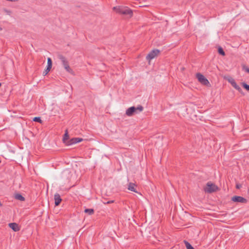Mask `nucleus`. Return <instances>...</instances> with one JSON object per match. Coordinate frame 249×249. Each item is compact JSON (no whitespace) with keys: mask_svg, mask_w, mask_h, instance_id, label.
<instances>
[{"mask_svg":"<svg viewBox=\"0 0 249 249\" xmlns=\"http://www.w3.org/2000/svg\"><path fill=\"white\" fill-rule=\"evenodd\" d=\"M113 9L118 13L124 15H129L130 17L133 16V11L127 7L116 6L113 7Z\"/></svg>","mask_w":249,"mask_h":249,"instance_id":"obj_1","label":"nucleus"},{"mask_svg":"<svg viewBox=\"0 0 249 249\" xmlns=\"http://www.w3.org/2000/svg\"><path fill=\"white\" fill-rule=\"evenodd\" d=\"M143 107L141 105L138 106L137 107H131L126 110L125 114L128 116H132L135 113H137L142 111Z\"/></svg>","mask_w":249,"mask_h":249,"instance_id":"obj_2","label":"nucleus"},{"mask_svg":"<svg viewBox=\"0 0 249 249\" xmlns=\"http://www.w3.org/2000/svg\"><path fill=\"white\" fill-rule=\"evenodd\" d=\"M58 58L61 60V63L66 71L70 73H72L73 71L70 67L69 62L66 58L62 55H59Z\"/></svg>","mask_w":249,"mask_h":249,"instance_id":"obj_3","label":"nucleus"},{"mask_svg":"<svg viewBox=\"0 0 249 249\" xmlns=\"http://www.w3.org/2000/svg\"><path fill=\"white\" fill-rule=\"evenodd\" d=\"M218 190V187L211 182H208L207 183L206 187L204 188L205 192L208 193H212L213 192H216Z\"/></svg>","mask_w":249,"mask_h":249,"instance_id":"obj_4","label":"nucleus"},{"mask_svg":"<svg viewBox=\"0 0 249 249\" xmlns=\"http://www.w3.org/2000/svg\"><path fill=\"white\" fill-rule=\"evenodd\" d=\"M196 77L198 81L202 85L209 86L210 83L209 81L205 77V76L200 73H197L196 74Z\"/></svg>","mask_w":249,"mask_h":249,"instance_id":"obj_5","label":"nucleus"},{"mask_svg":"<svg viewBox=\"0 0 249 249\" xmlns=\"http://www.w3.org/2000/svg\"><path fill=\"white\" fill-rule=\"evenodd\" d=\"M232 201L234 202H239L243 204L247 203L248 200L244 197L240 196H234L231 198Z\"/></svg>","mask_w":249,"mask_h":249,"instance_id":"obj_6","label":"nucleus"},{"mask_svg":"<svg viewBox=\"0 0 249 249\" xmlns=\"http://www.w3.org/2000/svg\"><path fill=\"white\" fill-rule=\"evenodd\" d=\"M160 51L158 49H155L150 52L149 54L146 56V59L150 61L152 59L157 56L160 53Z\"/></svg>","mask_w":249,"mask_h":249,"instance_id":"obj_7","label":"nucleus"},{"mask_svg":"<svg viewBox=\"0 0 249 249\" xmlns=\"http://www.w3.org/2000/svg\"><path fill=\"white\" fill-rule=\"evenodd\" d=\"M54 203L55 206H58L62 201L60 196L58 193H56L54 196Z\"/></svg>","mask_w":249,"mask_h":249,"instance_id":"obj_8","label":"nucleus"},{"mask_svg":"<svg viewBox=\"0 0 249 249\" xmlns=\"http://www.w3.org/2000/svg\"><path fill=\"white\" fill-rule=\"evenodd\" d=\"M9 226L14 231H18L20 230V228L18 224L16 223H11L9 224Z\"/></svg>","mask_w":249,"mask_h":249,"instance_id":"obj_9","label":"nucleus"},{"mask_svg":"<svg viewBox=\"0 0 249 249\" xmlns=\"http://www.w3.org/2000/svg\"><path fill=\"white\" fill-rule=\"evenodd\" d=\"M136 185L134 183H129L128 185V189L130 191H131L132 192L137 193V191H136V189L135 188Z\"/></svg>","mask_w":249,"mask_h":249,"instance_id":"obj_10","label":"nucleus"},{"mask_svg":"<svg viewBox=\"0 0 249 249\" xmlns=\"http://www.w3.org/2000/svg\"><path fill=\"white\" fill-rule=\"evenodd\" d=\"M229 82L231 84L232 87H234V88L236 89H239V86L236 84L234 79H230L229 80Z\"/></svg>","mask_w":249,"mask_h":249,"instance_id":"obj_11","label":"nucleus"},{"mask_svg":"<svg viewBox=\"0 0 249 249\" xmlns=\"http://www.w3.org/2000/svg\"><path fill=\"white\" fill-rule=\"evenodd\" d=\"M15 198L18 200L23 201L25 200V198L20 194H17L15 196Z\"/></svg>","mask_w":249,"mask_h":249,"instance_id":"obj_12","label":"nucleus"},{"mask_svg":"<svg viewBox=\"0 0 249 249\" xmlns=\"http://www.w3.org/2000/svg\"><path fill=\"white\" fill-rule=\"evenodd\" d=\"M69 134H68V131L66 130L65 134H64V137H63V142L66 144V142H68V141H69Z\"/></svg>","mask_w":249,"mask_h":249,"instance_id":"obj_13","label":"nucleus"},{"mask_svg":"<svg viewBox=\"0 0 249 249\" xmlns=\"http://www.w3.org/2000/svg\"><path fill=\"white\" fill-rule=\"evenodd\" d=\"M76 139H75V138H73L69 141H68V142H66V145H72L73 144H75L76 143Z\"/></svg>","mask_w":249,"mask_h":249,"instance_id":"obj_14","label":"nucleus"},{"mask_svg":"<svg viewBox=\"0 0 249 249\" xmlns=\"http://www.w3.org/2000/svg\"><path fill=\"white\" fill-rule=\"evenodd\" d=\"M84 212L89 215H92L94 213V211L93 209H86Z\"/></svg>","mask_w":249,"mask_h":249,"instance_id":"obj_15","label":"nucleus"},{"mask_svg":"<svg viewBox=\"0 0 249 249\" xmlns=\"http://www.w3.org/2000/svg\"><path fill=\"white\" fill-rule=\"evenodd\" d=\"M184 243L187 249H195L188 242L184 241Z\"/></svg>","mask_w":249,"mask_h":249,"instance_id":"obj_16","label":"nucleus"},{"mask_svg":"<svg viewBox=\"0 0 249 249\" xmlns=\"http://www.w3.org/2000/svg\"><path fill=\"white\" fill-rule=\"evenodd\" d=\"M47 67L52 68V61L51 58L48 57L47 59Z\"/></svg>","mask_w":249,"mask_h":249,"instance_id":"obj_17","label":"nucleus"},{"mask_svg":"<svg viewBox=\"0 0 249 249\" xmlns=\"http://www.w3.org/2000/svg\"><path fill=\"white\" fill-rule=\"evenodd\" d=\"M218 53L223 55V56H224L225 55V53L223 50V49L222 48V47H218Z\"/></svg>","mask_w":249,"mask_h":249,"instance_id":"obj_18","label":"nucleus"},{"mask_svg":"<svg viewBox=\"0 0 249 249\" xmlns=\"http://www.w3.org/2000/svg\"><path fill=\"white\" fill-rule=\"evenodd\" d=\"M33 121L36 122H38L39 123H42V120H41L40 117H36L33 119Z\"/></svg>","mask_w":249,"mask_h":249,"instance_id":"obj_19","label":"nucleus"},{"mask_svg":"<svg viewBox=\"0 0 249 249\" xmlns=\"http://www.w3.org/2000/svg\"><path fill=\"white\" fill-rule=\"evenodd\" d=\"M242 86L245 88L247 90L249 91V85L245 83H242Z\"/></svg>","mask_w":249,"mask_h":249,"instance_id":"obj_20","label":"nucleus"},{"mask_svg":"<svg viewBox=\"0 0 249 249\" xmlns=\"http://www.w3.org/2000/svg\"><path fill=\"white\" fill-rule=\"evenodd\" d=\"M51 69V68H49L47 67L46 69L45 70V71L43 72V74L44 75H46V74H47L50 71Z\"/></svg>","mask_w":249,"mask_h":249,"instance_id":"obj_21","label":"nucleus"},{"mask_svg":"<svg viewBox=\"0 0 249 249\" xmlns=\"http://www.w3.org/2000/svg\"><path fill=\"white\" fill-rule=\"evenodd\" d=\"M75 139H76V143L78 142H81L83 141V139L82 138H75Z\"/></svg>","mask_w":249,"mask_h":249,"instance_id":"obj_22","label":"nucleus"},{"mask_svg":"<svg viewBox=\"0 0 249 249\" xmlns=\"http://www.w3.org/2000/svg\"><path fill=\"white\" fill-rule=\"evenodd\" d=\"M243 69H244V70H245V71L249 73V68L244 66L243 67Z\"/></svg>","mask_w":249,"mask_h":249,"instance_id":"obj_23","label":"nucleus"},{"mask_svg":"<svg viewBox=\"0 0 249 249\" xmlns=\"http://www.w3.org/2000/svg\"><path fill=\"white\" fill-rule=\"evenodd\" d=\"M242 187L241 184H236V188L237 189H239Z\"/></svg>","mask_w":249,"mask_h":249,"instance_id":"obj_24","label":"nucleus"},{"mask_svg":"<svg viewBox=\"0 0 249 249\" xmlns=\"http://www.w3.org/2000/svg\"><path fill=\"white\" fill-rule=\"evenodd\" d=\"M239 92H240L241 93L243 94L244 95V93L243 92V91H242V89H241V88L239 87V89H237Z\"/></svg>","mask_w":249,"mask_h":249,"instance_id":"obj_25","label":"nucleus"},{"mask_svg":"<svg viewBox=\"0 0 249 249\" xmlns=\"http://www.w3.org/2000/svg\"><path fill=\"white\" fill-rule=\"evenodd\" d=\"M239 92H240L241 93L243 94L244 95V93L243 92V91H242V89H241V88L239 87V89H237Z\"/></svg>","mask_w":249,"mask_h":249,"instance_id":"obj_26","label":"nucleus"},{"mask_svg":"<svg viewBox=\"0 0 249 249\" xmlns=\"http://www.w3.org/2000/svg\"><path fill=\"white\" fill-rule=\"evenodd\" d=\"M113 202H114L113 200L108 201H107V202H104V204H109V203H113Z\"/></svg>","mask_w":249,"mask_h":249,"instance_id":"obj_27","label":"nucleus"},{"mask_svg":"<svg viewBox=\"0 0 249 249\" xmlns=\"http://www.w3.org/2000/svg\"><path fill=\"white\" fill-rule=\"evenodd\" d=\"M2 30V29L1 27H0V31H1Z\"/></svg>","mask_w":249,"mask_h":249,"instance_id":"obj_28","label":"nucleus"},{"mask_svg":"<svg viewBox=\"0 0 249 249\" xmlns=\"http://www.w3.org/2000/svg\"><path fill=\"white\" fill-rule=\"evenodd\" d=\"M1 162V161L0 160V163Z\"/></svg>","mask_w":249,"mask_h":249,"instance_id":"obj_29","label":"nucleus"}]
</instances>
